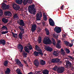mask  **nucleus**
Masks as SVG:
<instances>
[{
	"label": "nucleus",
	"instance_id": "obj_1",
	"mask_svg": "<svg viewBox=\"0 0 74 74\" xmlns=\"http://www.w3.org/2000/svg\"><path fill=\"white\" fill-rule=\"evenodd\" d=\"M18 23L19 24L20 26H21L18 27V28H19L20 30L21 31V32L19 34L18 36L20 40H23V39H22V38H23V34L25 33V31H24V29H23V26H25V23H24L23 20L22 19H21L20 20V21L18 22Z\"/></svg>",
	"mask_w": 74,
	"mask_h": 74
},
{
	"label": "nucleus",
	"instance_id": "obj_2",
	"mask_svg": "<svg viewBox=\"0 0 74 74\" xmlns=\"http://www.w3.org/2000/svg\"><path fill=\"white\" fill-rule=\"evenodd\" d=\"M53 70H56L58 73L62 74L64 71V67L63 66H56L53 69Z\"/></svg>",
	"mask_w": 74,
	"mask_h": 74
},
{
	"label": "nucleus",
	"instance_id": "obj_3",
	"mask_svg": "<svg viewBox=\"0 0 74 74\" xmlns=\"http://www.w3.org/2000/svg\"><path fill=\"white\" fill-rule=\"evenodd\" d=\"M34 7L35 6L33 5L29 6L28 7V11L33 15H35L36 14V9L34 8Z\"/></svg>",
	"mask_w": 74,
	"mask_h": 74
},
{
	"label": "nucleus",
	"instance_id": "obj_4",
	"mask_svg": "<svg viewBox=\"0 0 74 74\" xmlns=\"http://www.w3.org/2000/svg\"><path fill=\"white\" fill-rule=\"evenodd\" d=\"M43 42L44 44H49L51 45V44H52V41L48 37L45 38L43 41Z\"/></svg>",
	"mask_w": 74,
	"mask_h": 74
},
{
	"label": "nucleus",
	"instance_id": "obj_5",
	"mask_svg": "<svg viewBox=\"0 0 74 74\" xmlns=\"http://www.w3.org/2000/svg\"><path fill=\"white\" fill-rule=\"evenodd\" d=\"M29 49L27 48V47L26 46L25 47L24 49L25 52L27 53H30V50H32L33 48L32 46L31 45H30L28 47Z\"/></svg>",
	"mask_w": 74,
	"mask_h": 74
},
{
	"label": "nucleus",
	"instance_id": "obj_6",
	"mask_svg": "<svg viewBox=\"0 0 74 74\" xmlns=\"http://www.w3.org/2000/svg\"><path fill=\"white\" fill-rule=\"evenodd\" d=\"M42 16V15L41 12H40L37 13L36 15V21H40Z\"/></svg>",
	"mask_w": 74,
	"mask_h": 74
},
{
	"label": "nucleus",
	"instance_id": "obj_7",
	"mask_svg": "<svg viewBox=\"0 0 74 74\" xmlns=\"http://www.w3.org/2000/svg\"><path fill=\"white\" fill-rule=\"evenodd\" d=\"M54 31L56 32L57 33H59L61 32L62 29L61 27H56L54 28Z\"/></svg>",
	"mask_w": 74,
	"mask_h": 74
},
{
	"label": "nucleus",
	"instance_id": "obj_8",
	"mask_svg": "<svg viewBox=\"0 0 74 74\" xmlns=\"http://www.w3.org/2000/svg\"><path fill=\"white\" fill-rule=\"evenodd\" d=\"M16 64H17V65H18L19 67H23V65L22 64L21 62V61H20L19 60L17 59L16 60Z\"/></svg>",
	"mask_w": 74,
	"mask_h": 74
},
{
	"label": "nucleus",
	"instance_id": "obj_9",
	"mask_svg": "<svg viewBox=\"0 0 74 74\" xmlns=\"http://www.w3.org/2000/svg\"><path fill=\"white\" fill-rule=\"evenodd\" d=\"M13 7L15 10H18L20 9V7L16 4H14L13 5Z\"/></svg>",
	"mask_w": 74,
	"mask_h": 74
},
{
	"label": "nucleus",
	"instance_id": "obj_10",
	"mask_svg": "<svg viewBox=\"0 0 74 74\" xmlns=\"http://www.w3.org/2000/svg\"><path fill=\"white\" fill-rule=\"evenodd\" d=\"M37 29V25L35 24L33 25H32V27L31 28V31L32 33L36 31V30Z\"/></svg>",
	"mask_w": 74,
	"mask_h": 74
},
{
	"label": "nucleus",
	"instance_id": "obj_11",
	"mask_svg": "<svg viewBox=\"0 0 74 74\" xmlns=\"http://www.w3.org/2000/svg\"><path fill=\"white\" fill-rule=\"evenodd\" d=\"M49 24L50 25V26H53L55 25V23L53 20L51 18H49Z\"/></svg>",
	"mask_w": 74,
	"mask_h": 74
},
{
	"label": "nucleus",
	"instance_id": "obj_12",
	"mask_svg": "<svg viewBox=\"0 0 74 74\" xmlns=\"http://www.w3.org/2000/svg\"><path fill=\"white\" fill-rule=\"evenodd\" d=\"M17 48L18 49H20L21 50L19 51L20 52H22L23 49V46H22V45L20 44L18 45H17Z\"/></svg>",
	"mask_w": 74,
	"mask_h": 74
},
{
	"label": "nucleus",
	"instance_id": "obj_13",
	"mask_svg": "<svg viewBox=\"0 0 74 74\" xmlns=\"http://www.w3.org/2000/svg\"><path fill=\"white\" fill-rule=\"evenodd\" d=\"M32 0H24L23 1V4H27V3H28L29 4H31L32 3Z\"/></svg>",
	"mask_w": 74,
	"mask_h": 74
},
{
	"label": "nucleus",
	"instance_id": "obj_14",
	"mask_svg": "<svg viewBox=\"0 0 74 74\" xmlns=\"http://www.w3.org/2000/svg\"><path fill=\"white\" fill-rule=\"evenodd\" d=\"M60 61V59L59 58H53L51 62L53 63H58Z\"/></svg>",
	"mask_w": 74,
	"mask_h": 74
},
{
	"label": "nucleus",
	"instance_id": "obj_15",
	"mask_svg": "<svg viewBox=\"0 0 74 74\" xmlns=\"http://www.w3.org/2000/svg\"><path fill=\"white\" fill-rule=\"evenodd\" d=\"M4 14L5 16H10L12 15V13L10 11L5 12L4 13Z\"/></svg>",
	"mask_w": 74,
	"mask_h": 74
},
{
	"label": "nucleus",
	"instance_id": "obj_16",
	"mask_svg": "<svg viewBox=\"0 0 74 74\" xmlns=\"http://www.w3.org/2000/svg\"><path fill=\"white\" fill-rule=\"evenodd\" d=\"M34 64L36 67H38L40 65V62L37 60H35L34 61Z\"/></svg>",
	"mask_w": 74,
	"mask_h": 74
},
{
	"label": "nucleus",
	"instance_id": "obj_17",
	"mask_svg": "<svg viewBox=\"0 0 74 74\" xmlns=\"http://www.w3.org/2000/svg\"><path fill=\"white\" fill-rule=\"evenodd\" d=\"M66 66L67 67H68L69 68H71V67H73L72 64L69 62H66Z\"/></svg>",
	"mask_w": 74,
	"mask_h": 74
},
{
	"label": "nucleus",
	"instance_id": "obj_18",
	"mask_svg": "<svg viewBox=\"0 0 74 74\" xmlns=\"http://www.w3.org/2000/svg\"><path fill=\"white\" fill-rule=\"evenodd\" d=\"M46 50L49 52H52L53 50L52 48L50 47L49 46L46 47L45 49Z\"/></svg>",
	"mask_w": 74,
	"mask_h": 74
},
{
	"label": "nucleus",
	"instance_id": "obj_19",
	"mask_svg": "<svg viewBox=\"0 0 74 74\" xmlns=\"http://www.w3.org/2000/svg\"><path fill=\"white\" fill-rule=\"evenodd\" d=\"M0 44H2L3 45H4L5 44V40H0Z\"/></svg>",
	"mask_w": 74,
	"mask_h": 74
},
{
	"label": "nucleus",
	"instance_id": "obj_20",
	"mask_svg": "<svg viewBox=\"0 0 74 74\" xmlns=\"http://www.w3.org/2000/svg\"><path fill=\"white\" fill-rule=\"evenodd\" d=\"M40 64L41 65H45L46 64L45 61L43 60H40Z\"/></svg>",
	"mask_w": 74,
	"mask_h": 74
},
{
	"label": "nucleus",
	"instance_id": "obj_21",
	"mask_svg": "<svg viewBox=\"0 0 74 74\" xmlns=\"http://www.w3.org/2000/svg\"><path fill=\"white\" fill-rule=\"evenodd\" d=\"M10 71H11L10 69L9 68H8L6 70V71L5 72V74H10Z\"/></svg>",
	"mask_w": 74,
	"mask_h": 74
},
{
	"label": "nucleus",
	"instance_id": "obj_22",
	"mask_svg": "<svg viewBox=\"0 0 74 74\" xmlns=\"http://www.w3.org/2000/svg\"><path fill=\"white\" fill-rule=\"evenodd\" d=\"M53 55L56 56H57L59 55V51H54L53 53Z\"/></svg>",
	"mask_w": 74,
	"mask_h": 74
},
{
	"label": "nucleus",
	"instance_id": "obj_23",
	"mask_svg": "<svg viewBox=\"0 0 74 74\" xmlns=\"http://www.w3.org/2000/svg\"><path fill=\"white\" fill-rule=\"evenodd\" d=\"M2 22L5 23H8V19H5V18H3L2 20Z\"/></svg>",
	"mask_w": 74,
	"mask_h": 74
},
{
	"label": "nucleus",
	"instance_id": "obj_24",
	"mask_svg": "<svg viewBox=\"0 0 74 74\" xmlns=\"http://www.w3.org/2000/svg\"><path fill=\"white\" fill-rule=\"evenodd\" d=\"M16 2L18 4H21L22 3V0H16Z\"/></svg>",
	"mask_w": 74,
	"mask_h": 74
},
{
	"label": "nucleus",
	"instance_id": "obj_25",
	"mask_svg": "<svg viewBox=\"0 0 74 74\" xmlns=\"http://www.w3.org/2000/svg\"><path fill=\"white\" fill-rule=\"evenodd\" d=\"M44 71L42 72L43 74H49V71L47 69L44 70Z\"/></svg>",
	"mask_w": 74,
	"mask_h": 74
},
{
	"label": "nucleus",
	"instance_id": "obj_26",
	"mask_svg": "<svg viewBox=\"0 0 74 74\" xmlns=\"http://www.w3.org/2000/svg\"><path fill=\"white\" fill-rule=\"evenodd\" d=\"M8 64V61L7 60H5L3 63V65L4 66H6V67H7Z\"/></svg>",
	"mask_w": 74,
	"mask_h": 74
},
{
	"label": "nucleus",
	"instance_id": "obj_27",
	"mask_svg": "<svg viewBox=\"0 0 74 74\" xmlns=\"http://www.w3.org/2000/svg\"><path fill=\"white\" fill-rule=\"evenodd\" d=\"M45 31L46 32V35L48 36L49 34V31L48 29H47V28H45Z\"/></svg>",
	"mask_w": 74,
	"mask_h": 74
},
{
	"label": "nucleus",
	"instance_id": "obj_28",
	"mask_svg": "<svg viewBox=\"0 0 74 74\" xmlns=\"http://www.w3.org/2000/svg\"><path fill=\"white\" fill-rule=\"evenodd\" d=\"M38 41L39 44H40L41 42V41H42V39H41V37L40 36H39L38 38Z\"/></svg>",
	"mask_w": 74,
	"mask_h": 74
},
{
	"label": "nucleus",
	"instance_id": "obj_29",
	"mask_svg": "<svg viewBox=\"0 0 74 74\" xmlns=\"http://www.w3.org/2000/svg\"><path fill=\"white\" fill-rule=\"evenodd\" d=\"M35 48L37 50V51H41V49H40V47L37 45L35 46Z\"/></svg>",
	"mask_w": 74,
	"mask_h": 74
},
{
	"label": "nucleus",
	"instance_id": "obj_30",
	"mask_svg": "<svg viewBox=\"0 0 74 74\" xmlns=\"http://www.w3.org/2000/svg\"><path fill=\"white\" fill-rule=\"evenodd\" d=\"M16 71L17 72V73L18 74H22L21 72V69H17L16 70Z\"/></svg>",
	"mask_w": 74,
	"mask_h": 74
},
{
	"label": "nucleus",
	"instance_id": "obj_31",
	"mask_svg": "<svg viewBox=\"0 0 74 74\" xmlns=\"http://www.w3.org/2000/svg\"><path fill=\"white\" fill-rule=\"evenodd\" d=\"M1 29L4 30H8V28L7 27L3 25L1 28Z\"/></svg>",
	"mask_w": 74,
	"mask_h": 74
},
{
	"label": "nucleus",
	"instance_id": "obj_32",
	"mask_svg": "<svg viewBox=\"0 0 74 74\" xmlns=\"http://www.w3.org/2000/svg\"><path fill=\"white\" fill-rule=\"evenodd\" d=\"M34 53L35 56H38V55L39 54V52L35 51V52H34Z\"/></svg>",
	"mask_w": 74,
	"mask_h": 74
},
{
	"label": "nucleus",
	"instance_id": "obj_33",
	"mask_svg": "<svg viewBox=\"0 0 74 74\" xmlns=\"http://www.w3.org/2000/svg\"><path fill=\"white\" fill-rule=\"evenodd\" d=\"M65 51H66V53H70V51L69 49L66 48L65 49Z\"/></svg>",
	"mask_w": 74,
	"mask_h": 74
},
{
	"label": "nucleus",
	"instance_id": "obj_34",
	"mask_svg": "<svg viewBox=\"0 0 74 74\" xmlns=\"http://www.w3.org/2000/svg\"><path fill=\"white\" fill-rule=\"evenodd\" d=\"M22 55L23 56L27 57V53L25 52V51H24L22 53Z\"/></svg>",
	"mask_w": 74,
	"mask_h": 74
},
{
	"label": "nucleus",
	"instance_id": "obj_35",
	"mask_svg": "<svg viewBox=\"0 0 74 74\" xmlns=\"http://www.w3.org/2000/svg\"><path fill=\"white\" fill-rule=\"evenodd\" d=\"M42 50H41L38 53V55H40L41 56H42L44 55L43 53H42Z\"/></svg>",
	"mask_w": 74,
	"mask_h": 74
},
{
	"label": "nucleus",
	"instance_id": "obj_36",
	"mask_svg": "<svg viewBox=\"0 0 74 74\" xmlns=\"http://www.w3.org/2000/svg\"><path fill=\"white\" fill-rule=\"evenodd\" d=\"M64 43L65 45H66V46H69L70 44V42H69L67 41H65Z\"/></svg>",
	"mask_w": 74,
	"mask_h": 74
},
{
	"label": "nucleus",
	"instance_id": "obj_37",
	"mask_svg": "<svg viewBox=\"0 0 74 74\" xmlns=\"http://www.w3.org/2000/svg\"><path fill=\"white\" fill-rule=\"evenodd\" d=\"M56 47L58 48H61V47L60 46V44L59 43H58L56 45Z\"/></svg>",
	"mask_w": 74,
	"mask_h": 74
},
{
	"label": "nucleus",
	"instance_id": "obj_38",
	"mask_svg": "<svg viewBox=\"0 0 74 74\" xmlns=\"http://www.w3.org/2000/svg\"><path fill=\"white\" fill-rule=\"evenodd\" d=\"M8 31H6L5 32L3 31L1 33V34H6V33H8Z\"/></svg>",
	"mask_w": 74,
	"mask_h": 74
},
{
	"label": "nucleus",
	"instance_id": "obj_39",
	"mask_svg": "<svg viewBox=\"0 0 74 74\" xmlns=\"http://www.w3.org/2000/svg\"><path fill=\"white\" fill-rule=\"evenodd\" d=\"M18 17V15L17 14H15L13 16V18L14 19H15V18H17Z\"/></svg>",
	"mask_w": 74,
	"mask_h": 74
},
{
	"label": "nucleus",
	"instance_id": "obj_40",
	"mask_svg": "<svg viewBox=\"0 0 74 74\" xmlns=\"http://www.w3.org/2000/svg\"><path fill=\"white\" fill-rule=\"evenodd\" d=\"M68 57L69 58H70V59H71L72 60H73L74 59V58H73L72 56H68Z\"/></svg>",
	"mask_w": 74,
	"mask_h": 74
},
{
	"label": "nucleus",
	"instance_id": "obj_41",
	"mask_svg": "<svg viewBox=\"0 0 74 74\" xmlns=\"http://www.w3.org/2000/svg\"><path fill=\"white\" fill-rule=\"evenodd\" d=\"M5 5H6V4L4 3H3L2 4V7H3V8H4L5 7Z\"/></svg>",
	"mask_w": 74,
	"mask_h": 74
},
{
	"label": "nucleus",
	"instance_id": "obj_42",
	"mask_svg": "<svg viewBox=\"0 0 74 74\" xmlns=\"http://www.w3.org/2000/svg\"><path fill=\"white\" fill-rule=\"evenodd\" d=\"M36 74H42L41 73H40V71H36L35 73Z\"/></svg>",
	"mask_w": 74,
	"mask_h": 74
},
{
	"label": "nucleus",
	"instance_id": "obj_43",
	"mask_svg": "<svg viewBox=\"0 0 74 74\" xmlns=\"http://www.w3.org/2000/svg\"><path fill=\"white\" fill-rule=\"evenodd\" d=\"M58 63V64L60 65L61 63H62V62L61 61H60V60L59 61L58 63Z\"/></svg>",
	"mask_w": 74,
	"mask_h": 74
},
{
	"label": "nucleus",
	"instance_id": "obj_44",
	"mask_svg": "<svg viewBox=\"0 0 74 74\" xmlns=\"http://www.w3.org/2000/svg\"><path fill=\"white\" fill-rule=\"evenodd\" d=\"M6 7V8L8 10V9H9V7H10V6L8 5H7Z\"/></svg>",
	"mask_w": 74,
	"mask_h": 74
},
{
	"label": "nucleus",
	"instance_id": "obj_45",
	"mask_svg": "<svg viewBox=\"0 0 74 74\" xmlns=\"http://www.w3.org/2000/svg\"><path fill=\"white\" fill-rule=\"evenodd\" d=\"M69 47H73V44H69V45H68Z\"/></svg>",
	"mask_w": 74,
	"mask_h": 74
},
{
	"label": "nucleus",
	"instance_id": "obj_46",
	"mask_svg": "<svg viewBox=\"0 0 74 74\" xmlns=\"http://www.w3.org/2000/svg\"><path fill=\"white\" fill-rule=\"evenodd\" d=\"M1 12H0V16H2V14H3V12L2 10L1 11Z\"/></svg>",
	"mask_w": 74,
	"mask_h": 74
},
{
	"label": "nucleus",
	"instance_id": "obj_47",
	"mask_svg": "<svg viewBox=\"0 0 74 74\" xmlns=\"http://www.w3.org/2000/svg\"><path fill=\"white\" fill-rule=\"evenodd\" d=\"M63 7H64V5H63L61 6V10H64L63 8Z\"/></svg>",
	"mask_w": 74,
	"mask_h": 74
},
{
	"label": "nucleus",
	"instance_id": "obj_48",
	"mask_svg": "<svg viewBox=\"0 0 74 74\" xmlns=\"http://www.w3.org/2000/svg\"><path fill=\"white\" fill-rule=\"evenodd\" d=\"M12 35H13V36L14 37H15L16 36H15V35L14 33H12Z\"/></svg>",
	"mask_w": 74,
	"mask_h": 74
},
{
	"label": "nucleus",
	"instance_id": "obj_49",
	"mask_svg": "<svg viewBox=\"0 0 74 74\" xmlns=\"http://www.w3.org/2000/svg\"><path fill=\"white\" fill-rule=\"evenodd\" d=\"M51 40L52 42H55V39L53 38H52Z\"/></svg>",
	"mask_w": 74,
	"mask_h": 74
},
{
	"label": "nucleus",
	"instance_id": "obj_50",
	"mask_svg": "<svg viewBox=\"0 0 74 74\" xmlns=\"http://www.w3.org/2000/svg\"><path fill=\"white\" fill-rule=\"evenodd\" d=\"M62 54H63V55H65V52H64V51L62 52Z\"/></svg>",
	"mask_w": 74,
	"mask_h": 74
},
{
	"label": "nucleus",
	"instance_id": "obj_51",
	"mask_svg": "<svg viewBox=\"0 0 74 74\" xmlns=\"http://www.w3.org/2000/svg\"><path fill=\"white\" fill-rule=\"evenodd\" d=\"M42 24L43 26H45V22H42Z\"/></svg>",
	"mask_w": 74,
	"mask_h": 74
},
{
	"label": "nucleus",
	"instance_id": "obj_52",
	"mask_svg": "<svg viewBox=\"0 0 74 74\" xmlns=\"http://www.w3.org/2000/svg\"><path fill=\"white\" fill-rule=\"evenodd\" d=\"M61 52H64V50H63L62 48L61 49Z\"/></svg>",
	"mask_w": 74,
	"mask_h": 74
},
{
	"label": "nucleus",
	"instance_id": "obj_53",
	"mask_svg": "<svg viewBox=\"0 0 74 74\" xmlns=\"http://www.w3.org/2000/svg\"><path fill=\"white\" fill-rule=\"evenodd\" d=\"M66 35L65 34H62V37H66Z\"/></svg>",
	"mask_w": 74,
	"mask_h": 74
},
{
	"label": "nucleus",
	"instance_id": "obj_54",
	"mask_svg": "<svg viewBox=\"0 0 74 74\" xmlns=\"http://www.w3.org/2000/svg\"><path fill=\"white\" fill-rule=\"evenodd\" d=\"M52 43L53 45H56V44H55V42H53Z\"/></svg>",
	"mask_w": 74,
	"mask_h": 74
},
{
	"label": "nucleus",
	"instance_id": "obj_55",
	"mask_svg": "<svg viewBox=\"0 0 74 74\" xmlns=\"http://www.w3.org/2000/svg\"><path fill=\"white\" fill-rule=\"evenodd\" d=\"M55 38H56V39H58V35H57V36H55Z\"/></svg>",
	"mask_w": 74,
	"mask_h": 74
},
{
	"label": "nucleus",
	"instance_id": "obj_56",
	"mask_svg": "<svg viewBox=\"0 0 74 74\" xmlns=\"http://www.w3.org/2000/svg\"><path fill=\"white\" fill-rule=\"evenodd\" d=\"M43 19L44 21H47V18H43Z\"/></svg>",
	"mask_w": 74,
	"mask_h": 74
},
{
	"label": "nucleus",
	"instance_id": "obj_57",
	"mask_svg": "<svg viewBox=\"0 0 74 74\" xmlns=\"http://www.w3.org/2000/svg\"><path fill=\"white\" fill-rule=\"evenodd\" d=\"M5 50H6V49H2V51H4V52H5Z\"/></svg>",
	"mask_w": 74,
	"mask_h": 74
},
{
	"label": "nucleus",
	"instance_id": "obj_58",
	"mask_svg": "<svg viewBox=\"0 0 74 74\" xmlns=\"http://www.w3.org/2000/svg\"><path fill=\"white\" fill-rule=\"evenodd\" d=\"M4 2H5V3H7V1H5V0H3Z\"/></svg>",
	"mask_w": 74,
	"mask_h": 74
},
{
	"label": "nucleus",
	"instance_id": "obj_59",
	"mask_svg": "<svg viewBox=\"0 0 74 74\" xmlns=\"http://www.w3.org/2000/svg\"><path fill=\"white\" fill-rule=\"evenodd\" d=\"M28 74H33V73L32 72H30V73H29Z\"/></svg>",
	"mask_w": 74,
	"mask_h": 74
},
{
	"label": "nucleus",
	"instance_id": "obj_60",
	"mask_svg": "<svg viewBox=\"0 0 74 74\" xmlns=\"http://www.w3.org/2000/svg\"><path fill=\"white\" fill-rule=\"evenodd\" d=\"M43 17V18H47V16H45Z\"/></svg>",
	"mask_w": 74,
	"mask_h": 74
},
{
	"label": "nucleus",
	"instance_id": "obj_61",
	"mask_svg": "<svg viewBox=\"0 0 74 74\" xmlns=\"http://www.w3.org/2000/svg\"><path fill=\"white\" fill-rule=\"evenodd\" d=\"M26 67H29V65H28L27 64L26 66Z\"/></svg>",
	"mask_w": 74,
	"mask_h": 74
},
{
	"label": "nucleus",
	"instance_id": "obj_62",
	"mask_svg": "<svg viewBox=\"0 0 74 74\" xmlns=\"http://www.w3.org/2000/svg\"><path fill=\"white\" fill-rule=\"evenodd\" d=\"M24 63H25V64H26V65L27 64V62H25V61L24 62Z\"/></svg>",
	"mask_w": 74,
	"mask_h": 74
},
{
	"label": "nucleus",
	"instance_id": "obj_63",
	"mask_svg": "<svg viewBox=\"0 0 74 74\" xmlns=\"http://www.w3.org/2000/svg\"><path fill=\"white\" fill-rule=\"evenodd\" d=\"M45 13H43V16H45Z\"/></svg>",
	"mask_w": 74,
	"mask_h": 74
},
{
	"label": "nucleus",
	"instance_id": "obj_64",
	"mask_svg": "<svg viewBox=\"0 0 74 74\" xmlns=\"http://www.w3.org/2000/svg\"><path fill=\"white\" fill-rule=\"evenodd\" d=\"M58 43H60V41H58Z\"/></svg>",
	"mask_w": 74,
	"mask_h": 74
}]
</instances>
